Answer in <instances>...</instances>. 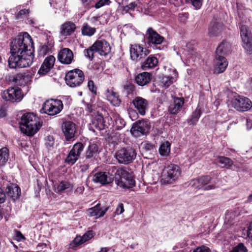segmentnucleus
I'll return each mask as SVG.
<instances>
[{
    "mask_svg": "<svg viewBox=\"0 0 252 252\" xmlns=\"http://www.w3.org/2000/svg\"><path fill=\"white\" fill-rule=\"evenodd\" d=\"M2 98L5 101L11 102H19L23 97L21 90L18 87L10 88L4 91L1 94Z\"/></svg>",
    "mask_w": 252,
    "mask_h": 252,
    "instance_id": "nucleus-9",
    "label": "nucleus"
},
{
    "mask_svg": "<svg viewBox=\"0 0 252 252\" xmlns=\"http://www.w3.org/2000/svg\"><path fill=\"white\" fill-rule=\"evenodd\" d=\"M19 125L21 131L28 136L33 135L41 126L39 118L32 113L24 114L21 118Z\"/></svg>",
    "mask_w": 252,
    "mask_h": 252,
    "instance_id": "nucleus-2",
    "label": "nucleus"
},
{
    "mask_svg": "<svg viewBox=\"0 0 252 252\" xmlns=\"http://www.w3.org/2000/svg\"><path fill=\"white\" fill-rule=\"evenodd\" d=\"M228 65V63L226 59L222 56H216L215 62L214 72L216 74H220L223 72Z\"/></svg>",
    "mask_w": 252,
    "mask_h": 252,
    "instance_id": "nucleus-21",
    "label": "nucleus"
},
{
    "mask_svg": "<svg viewBox=\"0 0 252 252\" xmlns=\"http://www.w3.org/2000/svg\"><path fill=\"white\" fill-rule=\"evenodd\" d=\"M106 96L108 100L115 106H118L121 103L119 96L112 90L107 89L106 90Z\"/></svg>",
    "mask_w": 252,
    "mask_h": 252,
    "instance_id": "nucleus-32",
    "label": "nucleus"
},
{
    "mask_svg": "<svg viewBox=\"0 0 252 252\" xmlns=\"http://www.w3.org/2000/svg\"><path fill=\"white\" fill-rule=\"evenodd\" d=\"M136 0H122L123 4L126 5L124 9L126 11L128 9H133L136 6L135 1Z\"/></svg>",
    "mask_w": 252,
    "mask_h": 252,
    "instance_id": "nucleus-43",
    "label": "nucleus"
},
{
    "mask_svg": "<svg viewBox=\"0 0 252 252\" xmlns=\"http://www.w3.org/2000/svg\"><path fill=\"white\" fill-rule=\"evenodd\" d=\"M240 35L242 41V46L249 54L252 53V33L251 30L247 26L242 25L240 27Z\"/></svg>",
    "mask_w": 252,
    "mask_h": 252,
    "instance_id": "nucleus-8",
    "label": "nucleus"
},
{
    "mask_svg": "<svg viewBox=\"0 0 252 252\" xmlns=\"http://www.w3.org/2000/svg\"><path fill=\"white\" fill-rule=\"evenodd\" d=\"M124 89L126 91L127 94H129L134 90V86L130 83H127L124 86Z\"/></svg>",
    "mask_w": 252,
    "mask_h": 252,
    "instance_id": "nucleus-55",
    "label": "nucleus"
},
{
    "mask_svg": "<svg viewBox=\"0 0 252 252\" xmlns=\"http://www.w3.org/2000/svg\"><path fill=\"white\" fill-rule=\"evenodd\" d=\"M73 185L68 182L63 181L60 183L56 189L57 193H66L68 194L72 192Z\"/></svg>",
    "mask_w": 252,
    "mask_h": 252,
    "instance_id": "nucleus-30",
    "label": "nucleus"
},
{
    "mask_svg": "<svg viewBox=\"0 0 252 252\" xmlns=\"http://www.w3.org/2000/svg\"><path fill=\"white\" fill-rule=\"evenodd\" d=\"M6 199V195L1 188H0V204L4 202Z\"/></svg>",
    "mask_w": 252,
    "mask_h": 252,
    "instance_id": "nucleus-59",
    "label": "nucleus"
},
{
    "mask_svg": "<svg viewBox=\"0 0 252 252\" xmlns=\"http://www.w3.org/2000/svg\"><path fill=\"white\" fill-rule=\"evenodd\" d=\"M92 126L99 130L104 129L105 128L106 125L102 115H97L93 119L92 121Z\"/></svg>",
    "mask_w": 252,
    "mask_h": 252,
    "instance_id": "nucleus-34",
    "label": "nucleus"
},
{
    "mask_svg": "<svg viewBox=\"0 0 252 252\" xmlns=\"http://www.w3.org/2000/svg\"><path fill=\"white\" fill-rule=\"evenodd\" d=\"M222 24L217 18H213L208 28V34L210 36H218L222 31Z\"/></svg>",
    "mask_w": 252,
    "mask_h": 252,
    "instance_id": "nucleus-18",
    "label": "nucleus"
},
{
    "mask_svg": "<svg viewBox=\"0 0 252 252\" xmlns=\"http://www.w3.org/2000/svg\"><path fill=\"white\" fill-rule=\"evenodd\" d=\"M96 49V52L101 56H106L111 52V47L109 43L106 40H97L93 44V47Z\"/></svg>",
    "mask_w": 252,
    "mask_h": 252,
    "instance_id": "nucleus-16",
    "label": "nucleus"
},
{
    "mask_svg": "<svg viewBox=\"0 0 252 252\" xmlns=\"http://www.w3.org/2000/svg\"><path fill=\"white\" fill-rule=\"evenodd\" d=\"M72 51L67 48L61 49L58 53V59L59 62L63 64H70L73 60Z\"/></svg>",
    "mask_w": 252,
    "mask_h": 252,
    "instance_id": "nucleus-15",
    "label": "nucleus"
},
{
    "mask_svg": "<svg viewBox=\"0 0 252 252\" xmlns=\"http://www.w3.org/2000/svg\"><path fill=\"white\" fill-rule=\"evenodd\" d=\"M63 131L67 140L72 138L76 132L75 124L70 121H66L63 123Z\"/></svg>",
    "mask_w": 252,
    "mask_h": 252,
    "instance_id": "nucleus-22",
    "label": "nucleus"
},
{
    "mask_svg": "<svg viewBox=\"0 0 252 252\" xmlns=\"http://www.w3.org/2000/svg\"><path fill=\"white\" fill-rule=\"evenodd\" d=\"M158 63V60L154 56H150L148 57L141 63V68L143 70H147L154 68L157 66Z\"/></svg>",
    "mask_w": 252,
    "mask_h": 252,
    "instance_id": "nucleus-31",
    "label": "nucleus"
},
{
    "mask_svg": "<svg viewBox=\"0 0 252 252\" xmlns=\"http://www.w3.org/2000/svg\"><path fill=\"white\" fill-rule=\"evenodd\" d=\"M29 13V10L28 9H22L16 15V18L19 19L22 18L24 15H27Z\"/></svg>",
    "mask_w": 252,
    "mask_h": 252,
    "instance_id": "nucleus-58",
    "label": "nucleus"
},
{
    "mask_svg": "<svg viewBox=\"0 0 252 252\" xmlns=\"http://www.w3.org/2000/svg\"><path fill=\"white\" fill-rule=\"evenodd\" d=\"M149 129L150 126L147 121H139L133 124L130 132L132 134L144 135L148 133Z\"/></svg>",
    "mask_w": 252,
    "mask_h": 252,
    "instance_id": "nucleus-14",
    "label": "nucleus"
},
{
    "mask_svg": "<svg viewBox=\"0 0 252 252\" xmlns=\"http://www.w3.org/2000/svg\"><path fill=\"white\" fill-rule=\"evenodd\" d=\"M49 50V49L47 45H43L39 50V55L43 57L48 53Z\"/></svg>",
    "mask_w": 252,
    "mask_h": 252,
    "instance_id": "nucleus-51",
    "label": "nucleus"
},
{
    "mask_svg": "<svg viewBox=\"0 0 252 252\" xmlns=\"http://www.w3.org/2000/svg\"><path fill=\"white\" fill-rule=\"evenodd\" d=\"M11 56L8 59L9 67L24 68L32 65L34 58L33 42L27 32L20 34L13 39L10 46Z\"/></svg>",
    "mask_w": 252,
    "mask_h": 252,
    "instance_id": "nucleus-1",
    "label": "nucleus"
},
{
    "mask_svg": "<svg viewBox=\"0 0 252 252\" xmlns=\"http://www.w3.org/2000/svg\"><path fill=\"white\" fill-rule=\"evenodd\" d=\"M95 235V233L93 230H89L86 232L83 236V239L84 242L91 240Z\"/></svg>",
    "mask_w": 252,
    "mask_h": 252,
    "instance_id": "nucleus-48",
    "label": "nucleus"
},
{
    "mask_svg": "<svg viewBox=\"0 0 252 252\" xmlns=\"http://www.w3.org/2000/svg\"><path fill=\"white\" fill-rule=\"evenodd\" d=\"M201 115L200 110L197 108L193 112L190 122L191 125H194L198 121Z\"/></svg>",
    "mask_w": 252,
    "mask_h": 252,
    "instance_id": "nucleus-45",
    "label": "nucleus"
},
{
    "mask_svg": "<svg viewBox=\"0 0 252 252\" xmlns=\"http://www.w3.org/2000/svg\"><path fill=\"white\" fill-rule=\"evenodd\" d=\"M85 75L79 69H74L68 71L65 76L66 84L71 87L80 86L84 81Z\"/></svg>",
    "mask_w": 252,
    "mask_h": 252,
    "instance_id": "nucleus-6",
    "label": "nucleus"
},
{
    "mask_svg": "<svg viewBox=\"0 0 252 252\" xmlns=\"http://www.w3.org/2000/svg\"><path fill=\"white\" fill-rule=\"evenodd\" d=\"M93 180L95 183L102 185L108 184L112 182V178L108 176L106 172H100L96 173L93 176Z\"/></svg>",
    "mask_w": 252,
    "mask_h": 252,
    "instance_id": "nucleus-25",
    "label": "nucleus"
},
{
    "mask_svg": "<svg viewBox=\"0 0 252 252\" xmlns=\"http://www.w3.org/2000/svg\"><path fill=\"white\" fill-rule=\"evenodd\" d=\"M199 179L203 189L209 190L215 188L216 187L213 185H208L211 180V177L210 176H203L199 178Z\"/></svg>",
    "mask_w": 252,
    "mask_h": 252,
    "instance_id": "nucleus-37",
    "label": "nucleus"
},
{
    "mask_svg": "<svg viewBox=\"0 0 252 252\" xmlns=\"http://www.w3.org/2000/svg\"><path fill=\"white\" fill-rule=\"evenodd\" d=\"M248 236L252 241V227H251L248 231Z\"/></svg>",
    "mask_w": 252,
    "mask_h": 252,
    "instance_id": "nucleus-64",
    "label": "nucleus"
},
{
    "mask_svg": "<svg viewBox=\"0 0 252 252\" xmlns=\"http://www.w3.org/2000/svg\"><path fill=\"white\" fill-rule=\"evenodd\" d=\"M231 45L227 42L223 41L218 47L216 53L217 55L223 56L230 53Z\"/></svg>",
    "mask_w": 252,
    "mask_h": 252,
    "instance_id": "nucleus-33",
    "label": "nucleus"
},
{
    "mask_svg": "<svg viewBox=\"0 0 252 252\" xmlns=\"http://www.w3.org/2000/svg\"><path fill=\"white\" fill-rule=\"evenodd\" d=\"M9 158L8 149L4 147L0 149V168L5 166Z\"/></svg>",
    "mask_w": 252,
    "mask_h": 252,
    "instance_id": "nucleus-35",
    "label": "nucleus"
},
{
    "mask_svg": "<svg viewBox=\"0 0 252 252\" xmlns=\"http://www.w3.org/2000/svg\"><path fill=\"white\" fill-rule=\"evenodd\" d=\"M93 0H82V3L84 4L85 6L89 5L91 4Z\"/></svg>",
    "mask_w": 252,
    "mask_h": 252,
    "instance_id": "nucleus-63",
    "label": "nucleus"
},
{
    "mask_svg": "<svg viewBox=\"0 0 252 252\" xmlns=\"http://www.w3.org/2000/svg\"><path fill=\"white\" fill-rule=\"evenodd\" d=\"M125 211L124 205L122 203H119L115 211V214L116 215H120L122 214Z\"/></svg>",
    "mask_w": 252,
    "mask_h": 252,
    "instance_id": "nucleus-54",
    "label": "nucleus"
},
{
    "mask_svg": "<svg viewBox=\"0 0 252 252\" xmlns=\"http://www.w3.org/2000/svg\"><path fill=\"white\" fill-rule=\"evenodd\" d=\"M98 147L94 143L90 144L85 153V158L86 159L93 160L99 154Z\"/></svg>",
    "mask_w": 252,
    "mask_h": 252,
    "instance_id": "nucleus-27",
    "label": "nucleus"
},
{
    "mask_svg": "<svg viewBox=\"0 0 252 252\" xmlns=\"http://www.w3.org/2000/svg\"><path fill=\"white\" fill-rule=\"evenodd\" d=\"M132 103L141 115H145L149 104L146 99L140 96H136L132 100Z\"/></svg>",
    "mask_w": 252,
    "mask_h": 252,
    "instance_id": "nucleus-17",
    "label": "nucleus"
},
{
    "mask_svg": "<svg viewBox=\"0 0 252 252\" xmlns=\"http://www.w3.org/2000/svg\"><path fill=\"white\" fill-rule=\"evenodd\" d=\"M170 152V143L168 141L162 143L159 147V152L161 156L167 157Z\"/></svg>",
    "mask_w": 252,
    "mask_h": 252,
    "instance_id": "nucleus-38",
    "label": "nucleus"
},
{
    "mask_svg": "<svg viewBox=\"0 0 252 252\" xmlns=\"http://www.w3.org/2000/svg\"><path fill=\"white\" fill-rule=\"evenodd\" d=\"M232 105L237 110L240 112L248 111L252 107V102L249 98L240 96L233 100Z\"/></svg>",
    "mask_w": 252,
    "mask_h": 252,
    "instance_id": "nucleus-12",
    "label": "nucleus"
},
{
    "mask_svg": "<svg viewBox=\"0 0 252 252\" xmlns=\"http://www.w3.org/2000/svg\"><path fill=\"white\" fill-rule=\"evenodd\" d=\"M142 148L144 152L147 154H152L155 152V148L154 145L147 142L142 143Z\"/></svg>",
    "mask_w": 252,
    "mask_h": 252,
    "instance_id": "nucleus-41",
    "label": "nucleus"
},
{
    "mask_svg": "<svg viewBox=\"0 0 252 252\" xmlns=\"http://www.w3.org/2000/svg\"><path fill=\"white\" fill-rule=\"evenodd\" d=\"M6 115V112L5 109L4 108H1L0 109V119L5 117Z\"/></svg>",
    "mask_w": 252,
    "mask_h": 252,
    "instance_id": "nucleus-60",
    "label": "nucleus"
},
{
    "mask_svg": "<svg viewBox=\"0 0 252 252\" xmlns=\"http://www.w3.org/2000/svg\"><path fill=\"white\" fill-rule=\"evenodd\" d=\"M181 170L175 164H170L163 170L161 174V181L164 184H173L181 176Z\"/></svg>",
    "mask_w": 252,
    "mask_h": 252,
    "instance_id": "nucleus-4",
    "label": "nucleus"
},
{
    "mask_svg": "<svg viewBox=\"0 0 252 252\" xmlns=\"http://www.w3.org/2000/svg\"><path fill=\"white\" fill-rule=\"evenodd\" d=\"M217 163L220 164L221 167L230 168L233 165L232 160L228 158L224 157H218L215 159Z\"/></svg>",
    "mask_w": 252,
    "mask_h": 252,
    "instance_id": "nucleus-36",
    "label": "nucleus"
},
{
    "mask_svg": "<svg viewBox=\"0 0 252 252\" xmlns=\"http://www.w3.org/2000/svg\"><path fill=\"white\" fill-rule=\"evenodd\" d=\"M88 87L89 90L94 94H96V88L94 85V82L90 80L88 82Z\"/></svg>",
    "mask_w": 252,
    "mask_h": 252,
    "instance_id": "nucleus-52",
    "label": "nucleus"
},
{
    "mask_svg": "<svg viewBox=\"0 0 252 252\" xmlns=\"http://www.w3.org/2000/svg\"><path fill=\"white\" fill-rule=\"evenodd\" d=\"M55 62V58L54 56H49L46 57L38 70V73L40 75L47 74L53 68Z\"/></svg>",
    "mask_w": 252,
    "mask_h": 252,
    "instance_id": "nucleus-20",
    "label": "nucleus"
},
{
    "mask_svg": "<svg viewBox=\"0 0 252 252\" xmlns=\"http://www.w3.org/2000/svg\"><path fill=\"white\" fill-rule=\"evenodd\" d=\"M76 28V26L73 22H66L61 26L60 34L63 36H69L75 31Z\"/></svg>",
    "mask_w": 252,
    "mask_h": 252,
    "instance_id": "nucleus-26",
    "label": "nucleus"
},
{
    "mask_svg": "<svg viewBox=\"0 0 252 252\" xmlns=\"http://www.w3.org/2000/svg\"><path fill=\"white\" fill-rule=\"evenodd\" d=\"M229 252H248V250L244 244L240 243L233 247Z\"/></svg>",
    "mask_w": 252,
    "mask_h": 252,
    "instance_id": "nucleus-44",
    "label": "nucleus"
},
{
    "mask_svg": "<svg viewBox=\"0 0 252 252\" xmlns=\"http://www.w3.org/2000/svg\"><path fill=\"white\" fill-rule=\"evenodd\" d=\"M236 216L235 213L231 211H228L225 214V219L227 220L230 223L232 222V220H233Z\"/></svg>",
    "mask_w": 252,
    "mask_h": 252,
    "instance_id": "nucleus-53",
    "label": "nucleus"
},
{
    "mask_svg": "<svg viewBox=\"0 0 252 252\" xmlns=\"http://www.w3.org/2000/svg\"><path fill=\"white\" fill-rule=\"evenodd\" d=\"M107 210L108 208H106L102 210L100 207V204H98L94 207L89 209L87 212L89 216L98 218L103 217Z\"/></svg>",
    "mask_w": 252,
    "mask_h": 252,
    "instance_id": "nucleus-29",
    "label": "nucleus"
},
{
    "mask_svg": "<svg viewBox=\"0 0 252 252\" xmlns=\"http://www.w3.org/2000/svg\"><path fill=\"white\" fill-rule=\"evenodd\" d=\"M115 122L118 129L122 128L125 126L126 125V122L125 121L120 118L116 119Z\"/></svg>",
    "mask_w": 252,
    "mask_h": 252,
    "instance_id": "nucleus-49",
    "label": "nucleus"
},
{
    "mask_svg": "<svg viewBox=\"0 0 252 252\" xmlns=\"http://www.w3.org/2000/svg\"><path fill=\"white\" fill-rule=\"evenodd\" d=\"M136 153L132 148H122L115 154V157L118 161L121 164H127L132 162L135 158Z\"/></svg>",
    "mask_w": 252,
    "mask_h": 252,
    "instance_id": "nucleus-5",
    "label": "nucleus"
},
{
    "mask_svg": "<svg viewBox=\"0 0 252 252\" xmlns=\"http://www.w3.org/2000/svg\"><path fill=\"white\" fill-rule=\"evenodd\" d=\"M189 185L195 189H202L200 179H195L190 181Z\"/></svg>",
    "mask_w": 252,
    "mask_h": 252,
    "instance_id": "nucleus-47",
    "label": "nucleus"
},
{
    "mask_svg": "<svg viewBox=\"0 0 252 252\" xmlns=\"http://www.w3.org/2000/svg\"><path fill=\"white\" fill-rule=\"evenodd\" d=\"M193 252H210V251L208 248L205 246H201L197 248Z\"/></svg>",
    "mask_w": 252,
    "mask_h": 252,
    "instance_id": "nucleus-56",
    "label": "nucleus"
},
{
    "mask_svg": "<svg viewBox=\"0 0 252 252\" xmlns=\"http://www.w3.org/2000/svg\"><path fill=\"white\" fill-rule=\"evenodd\" d=\"M152 79V75L147 72L139 73L135 76V81L139 86H144L149 83Z\"/></svg>",
    "mask_w": 252,
    "mask_h": 252,
    "instance_id": "nucleus-28",
    "label": "nucleus"
},
{
    "mask_svg": "<svg viewBox=\"0 0 252 252\" xmlns=\"http://www.w3.org/2000/svg\"><path fill=\"white\" fill-rule=\"evenodd\" d=\"M146 36L148 43L151 46H153V47H156L158 45L161 44L164 39L162 36L159 34L151 28H149L147 30Z\"/></svg>",
    "mask_w": 252,
    "mask_h": 252,
    "instance_id": "nucleus-13",
    "label": "nucleus"
},
{
    "mask_svg": "<svg viewBox=\"0 0 252 252\" xmlns=\"http://www.w3.org/2000/svg\"><path fill=\"white\" fill-rule=\"evenodd\" d=\"M185 102L184 97H173V101L168 108V111L171 114H177L180 112L183 108Z\"/></svg>",
    "mask_w": 252,
    "mask_h": 252,
    "instance_id": "nucleus-19",
    "label": "nucleus"
},
{
    "mask_svg": "<svg viewBox=\"0 0 252 252\" xmlns=\"http://www.w3.org/2000/svg\"><path fill=\"white\" fill-rule=\"evenodd\" d=\"M193 6V7L196 9H199L200 8L202 5L203 0H189Z\"/></svg>",
    "mask_w": 252,
    "mask_h": 252,
    "instance_id": "nucleus-50",
    "label": "nucleus"
},
{
    "mask_svg": "<svg viewBox=\"0 0 252 252\" xmlns=\"http://www.w3.org/2000/svg\"><path fill=\"white\" fill-rule=\"evenodd\" d=\"M45 144L49 150H51L55 147V139L52 135H48L45 138Z\"/></svg>",
    "mask_w": 252,
    "mask_h": 252,
    "instance_id": "nucleus-40",
    "label": "nucleus"
},
{
    "mask_svg": "<svg viewBox=\"0 0 252 252\" xmlns=\"http://www.w3.org/2000/svg\"><path fill=\"white\" fill-rule=\"evenodd\" d=\"M30 79L31 76L28 72H20L13 75L11 80L15 84L23 86L28 83Z\"/></svg>",
    "mask_w": 252,
    "mask_h": 252,
    "instance_id": "nucleus-24",
    "label": "nucleus"
},
{
    "mask_svg": "<svg viewBox=\"0 0 252 252\" xmlns=\"http://www.w3.org/2000/svg\"><path fill=\"white\" fill-rule=\"evenodd\" d=\"M246 125H247L248 129H250L252 128V121L251 120L247 119Z\"/></svg>",
    "mask_w": 252,
    "mask_h": 252,
    "instance_id": "nucleus-62",
    "label": "nucleus"
},
{
    "mask_svg": "<svg viewBox=\"0 0 252 252\" xmlns=\"http://www.w3.org/2000/svg\"><path fill=\"white\" fill-rule=\"evenodd\" d=\"M63 109V102L59 99L46 100L42 106V110L44 113L50 116L59 114Z\"/></svg>",
    "mask_w": 252,
    "mask_h": 252,
    "instance_id": "nucleus-7",
    "label": "nucleus"
},
{
    "mask_svg": "<svg viewBox=\"0 0 252 252\" xmlns=\"http://www.w3.org/2000/svg\"><path fill=\"white\" fill-rule=\"evenodd\" d=\"M130 56L131 59L135 62H138L149 54V51L139 44H133L130 46Z\"/></svg>",
    "mask_w": 252,
    "mask_h": 252,
    "instance_id": "nucleus-10",
    "label": "nucleus"
},
{
    "mask_svg": "<svg viewBox=\"0 0 252 252\" xmlns=\"http://www.w3.org/2000/svg\"><path fill=\"white\" fill-rule=\"evenodd\" d=\"M115 181L118 186L123 189H129L135 186L133 176L126 168H121L116 170Z\"/></svg>",
    "mask_w": 252,
    "mask_h": 252,
    "instance_id": "nucleus-3",
    "label": "nucleus"
},
{
    "mask_svg": "<svg viewBox=\"0 0 252 252\" xmlns=\"http://www.w3.org/2000/svg\"><path fill=\"white\" fill-rule=\"evenodd\" d=\"M173 78L169 76H163L160 80V83L164 88H167L173 83Z\"/></svg>",
    "mask_w": 252,
    "mask_h": 252,
    "instance_id": "nucleus-42",
    "label": "nucleus"
},
{
    "mask_svg": "<svg viewBox=\"0 0 252 252\" xmlns=\"http://www.w3.org/2000/svg\"><path fill=\"white\" fill-rule=\"evenodd\" d=\"M6 193L8 197L15 200L20 196L21 189L17 185L9 183L7 185Z\"/></svg>",
    "mask_w": 252,
    "mask_h": 252,
    "instance_id": "nucleus-23",
    "label": "nucleus"
},
{
    "mask_svg": "<svg viewBox=\"0 0 252 252\" xmlns=\"http://www.w3.org/2000/svg\"><path fill=\"white\" fill-rule=\"evenodd\" d=\"M83 240L82 236H77L73 240V243L75 246H78L84 243Z\"/></svg>",
    "mask_w": 252,
    "mask_h": 252,
    "instance_id": "nucleus-57",
    "label": "nucleus"
},
{
    "mask_svg": "<svg viewBox=\"0 0 252 252\" xmlns=\"http://www.w3.org/2000/svg\"><path fill=\"white\" fill-rule=\"evenodd\" d=\"M84 149V146L80 142L75 144L65 159V162L72 165L79 159Z\"/></svg>",
    "mask_w": 252,
    "mask_h": 252,
    "instance_id": "nucleus-11",
    "label": "nucleus"
},
{
    "mask_svg": "<svg viewBox=\"0 0 252 252\" xmlns=\"http://www.w3.org/2000/svg\"><path fill=\"white\" fill-rule=\"evenodd\" d=\"M84 190L83 186L78 187L75 190V193H82Z\"/></svg>",
    "mask_w": 252,
    "mask_h": 252,
    "instance_id": "nucleus-61",
    "label": "nucleus"
},
{
    "mask_svg": "<svg viewBox=\"0 0 252 252\" xmlns=\"http://www.w3.org/2000/svg\"><path fill=\"white\" fill-rule=\"evenodd\" d=\"M93 47V44L92 46L87 49L85 50L84 54L86 57L89 58L90 60H92L94 57V53L96 52L95 48Z\"/></svg>",
    "mask_w": 252,
    "mask_h": 252,
    "instance_id": "nucleus-46",
    "label": "nucleus"
},
{
    "mask_svg": "<svg viewBox=\"0 0 252 252\" xmlns=\"http://www.w3.org/2000/svg\"><path fill=\"white\" fill-rule=\"evenodd\" d=\"M96 32V29L90 27L87 24H85L82 28V34L83 35L91 36Z\"/></svg>",
    "mask_w": 252,
    "mask_h": 252,
    "instance_id": "nucleus-39",
    "label": "nucleus"
}]
</instances>
